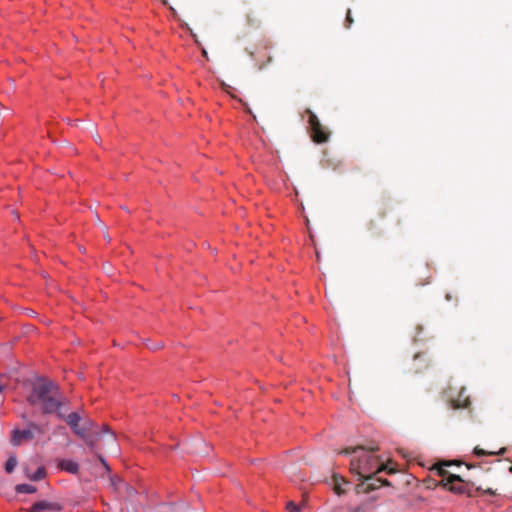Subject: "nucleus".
I'll return each instance as SVG.
<instances>
[{"label": "nucleus", "instance_id": "9", "mask_svg": "<svg viewBox=\"0 0 512 512\" xmlns=\"http://www.w3.org/2000/svg\"><path fill=\"white\" fill-rule=\"evenodd\" d=\"M463 482L464 480L459 475L449 474L447 482L444 483V487H447L450 491L455 493H463Z\"/></svg>", "mask_w": 512, "mask_h": 512}, {"label": "nucleus", "instance_id": "28", "mask_svg": "<svg viewBox=\"0 0 512 512\" xmlns=\"http://www.w3.org/2000/svg\"><path fill=\"white\" fill-rule=\"evenodd\" d=\"M4 385L0 383V392L3 390Z\"/></svg>", "mask_w": 512, "mask_h": 512}, {"label": "nucleus", "instance_id": "22", "mask_svg": "<svg viewBox=\"0 0 512 512\" xmlns=\"http://www.w3.org/2000/svg\"><path fill=\"white\" fill-rule=\"evenodd\" d=\"M83 426H89L90 427V434L93 433V429L95 427V424L92 421L85 422Z\"/></svg>", "mask_w": 512, "mask_h": 512}, {"label": "nucleus", "instance_id": "6", "mask_svg": "<svg viewBox=\"0 0 512 512\" xmlns=\"http://www.w3.org/2000/svg\"><path fill=\"white\" fill-rule=\"evenodd\" d=\"M446 393L449 398V405L452 409L469 408L471 402L469 396L466 394L465 387L460 388L456 398H454L450 393Z\"/></svg>", "mask_w": 512, "mask_h": 512}, {"label": "nucleus", "instance_id": "11", "mask_svg": "<svg viewBox=\"0 0 512 512\" xmlns=\"http://www.w3.org/2000/svg\"><path fill=\"white\" fill-rule=\"evenodd\" d=\"M333 480V490L336 494L342 495L345 493V490L342 488L343 485L348 484V482L340 475L334 474L332 477Z\"/></svg>", "mask_w": 512, "mask_h": 512}, {"label": "nucleus", "instance_id": "26", "mask_svg": "<svg viewBox=\"0 0 512 512\" xmlns=\"http://www.w3.org/2000/svg\"><path fill=\"white\" fill-rule=\"evenodd\" d=\"M99 458H100V461L104 464V466L108 469V466H107L105 460L102 457H99Z\"/></svg>", "mask_w": 512, "mask_h": 512}, {"label": "nucleus", "instance_id": "17", "mask_svg": "<svg viewBox=\"0 0 512 512\" xmlns=\"http://www.w3.org/2000/svg\"><path fill=\"white\" fill-rule=\"evenodd\" d=\"M246 21H247V24L251 27H256L259 25V19L254 15L253 12L248 13L246 15Z\"/></svg>", "mask_w": 512, "mask_h": 512}, {"label": "nucleus", "instance_id": "4", "mask_svg": "<svg viewBox=\"0 0 512 512\" xmlns=\"http://www.w3.org/2000/svg\"><path fill=\"white\" fill-rule=\"evenodd\" d=\"M44 434V430L35 423H29L27 429L14 430L12 434V444L19 445L22 440H32L36 435Z\"/></svg>", "mask_w": 512, "mask_h": 512}, {"label": "nucleus", "instance_id": "10", "mask_svg": "<svg viewBox=\"0 0 512 512\" xmlns=\"http://www.w3.org/2000/svg\"><path fill=\"white\" fill-rule=\"evenodd\" d=\"M58 467L71 474L79 472V464L73 460L62 459L58 462Z\"/></svg>", "mask_w": 512, "mask_h": 512}, {"label": "nucleus", "instance_id": "21", "mask_svg": "<svg viewBox=\"0 0 512 512\" xmlns=\"http://www.w3.org/2000/svg\"><path fill=\"white\" fill-rule=\"evenodd\" d=\"M477 489H478V490H482L484 493L489 494V495H493V496H494V495H496V494H497V493H496V490H493V489H491V488L482 489L481 487H478Z\"/></svg>", "mask_w": 512, "mask_h": 512}, {"label": "nucleus", "instance_id": "30", "mask_svg": "<svg viewBox=\"0 0 512 512\" xmlns=\"http://www.w3.org/2000/svg\"><path fill=\"white\" fill-rule=\"evenodd\" d=\"M509 470H510V472L512 473V466L510 467V469H509Z\"/></svg>", "mask_w": 512, "mask_h": 512}, {"label": "nucleus", "instance_id": "25", "mask_svg": "<svg viewBox=\"0 0 512 512\" xmlns=\"http://www.w3.org/2000/svg\"><path fill=\"white\" fill-rule=\"evenodd\" d=\"M109 438H110L111 442H112V443H114V441H115V436H114V434H113V433H110Z\"/></svg>", "mask_w": 512, "mask_h": 512}, {"label": "nucleus", "instance_id": "16", "mask_svg": "<svg viewBox=\"0 0 512 512\" xmlns=\"http://www.w3.org/2000/svg\"><path fill=\"white\" fill-rule=\"evenodd\" d=\"M17 465V458L15 456H10L5 464V470L7 473H12Z\"/></svg>", "mask_w": 512, "mask_h": 512}, {"label": "nucleus", "instance_id": "29", "mask_svg": "<svg viewBox=\"0 0 512 512\" xmlns=\"http://www.w3.org/2000/svg\"><path fill=\"white\" fill-rule=\"evenodd\" d=\"M104 429H105V431H107V432L109 431V427H107V426H105V428H104Z\"/></svg>", "mask_w": 512, "mask_h": 512}, {"label": "nucleus", "instance_id": "13", "mask_svg": "<svg viewBox=\"0 0 512 512\" xmlns=\"http://www.w3.org/2000/svg\"><path fill=\"white\" fill-rule=\"evenodd\" d=\"M473 452L478 457L487 455H503L506 452V448H500L498 451H488L479 447H475Z\"/></svg>", "mask_w": 512, "mask_h": 512}, {"label": "nucleus", "instance_id": "14", "mask_svg": "<svg viewBox=\"0 0 512 512\" xmlns=\"http://www.w3.org/2000/svg\"><path fill=\"white\" fill-rule=\"evenodd\" d=\"M80 437L91 449H94L96 447L97 440L93 437L92 434H90V431H84V435Z\"/></svg>", "mask_w": 512, "mask_h": 512}, {"label": "nucleus", "instance_id": "19", "mask_svg": "<svg viewBox=\"0 0 512 512\" xmlns=\"http://www.w3.org/2000/svg\"><path fill=\"white\" fill-rule=\"evenodd\" d=\"M352 24H353V18L351 15V10L348 9L347 13H346L345 26H346V28H350Z\"/></svg>", "mask_w": 512, "mask_h": 512}, {"label": "nucleus", "instance_id": "18", "mask_svg": "<svg viewBox=\"0 0 512 512\" xmlns=\"http://www.w3.org/2000/svg\"><path fill=\"white\" fill-rule=\"evenodd\" d=\"M46 471L44 467H39L36 472L30 476V479L33 481L41 480L45 477Z\"/></svg>", "mask_w": 512, "mask_h": 512}, {"label": "nucleus", "instance_id": "5", "mask_svg": "<svg viewBox=\"0 0 512 512\" xmlns=\"http://www.w3.org/2000/svg\"><path fill=\"white\" fill-rule=\"evenodd\" d=\"M361 483L357 484L356 490L358 493H370L378 489L380 486L389 485L390 483L386 479L375 477V473L368 474L363 479H360Z\"/></svg>", "mask_w": 512, "mask_h": 512}, {"label": "nucleus", "instance_id": "8", "mask_svg": "<svg viewBox=\"0 0 512 512\" xmlns=\"http://www.w3.org/2000/svg\"><path fill=\"white\" fill-rule=\"evenodd\" d=\"M61 510L62 506L59 503L49 501H38L30 508V512H58Z\"/></svg>", "mask_w": 512, "mask_h": 512}, {"label": "nucleus", "instance_id": "12", "mask_svg": "<svg viewBox=\"0 0 512 512\" xmlns=\"http://www.w3.org/2000/svg\"><path fill=\"white\" fill-rule=\"evenodd\" d=\"M450 464L445 462V463H441V464H436L433 466V470H435L437 472V474L439 476L442 477V481H441V484L444 486V483L447 482V477L449 476V474H451L447 469L446 467L449 466Z\"/></svg>", "mask_w": 512, "mask_h": 512}, {"label": "nucleus", "instance_id": "15", "mask_svg": "<svg viewBox=\"0 0 512 512\" xmlns=\"http://www.w3.org/2000/svg\"><path fill=\"white\" fill-rule=\"evenodd\" d=\"M16 491L18 493H34L36 492V487L30 484H19L16 486Z\"/></svg>", "mask_w": 512, "mask_h": 512}, {"label": "nucleus", "instance_id": "27", "mask_svg": "<svg viewBox=\"0 0 512 512\" xmlns=\"http://www.w3.org/2000/svg\"><path fill=\"white\" fill-rule=\"evenodd\" d=\"M351 512H361V509L360 508H356V509L352 510Z\"/></svg>", "mask_w": 512, "mask_h": 512}, {"label": "nucleus", "instance_id": "20", "mask_svg": "<svg viewBox=\"0 0 512 512\" xmlns=\"http://www.w3.org/2000/svg\"><path fill=\"white\" fill-rule=\"evenodd\" d=\"M286 508L288 512H299L300 510V507L297 506L294 502H289Z\"/></svg>", "mask_w": 512, "mask_h": 512}, {"label": "nucleus", "instance_id": "7", "mask_svg": "<svg viewBox=\"0 0 512 512\" xmlns=\"http://www.w3.org/2000/svg\"><path fill=\"white\" fill-rule=\"evenodd\" d=\"M67 424L71 427L73 432L78 436H83L84 431H90L89 426H79V422L81 420V416L77 412H72L68 415L64 414L63 418Z\"/></svg>", "mask_w": 512, "mask_h": 512}, {"label": "nucleus", "instance_id": "23", "mask_svg": "<svg viewBox=\"0 0 512 512\" xmlns=\"http://www.w3.org/2000/svg\"><path fill=\"white\" fill-rule=\"evenodd\" d=\"M162 346H163V344H162V343H159V344L154 345V346H152V347H150V348H151V349H153V350H157V349H160Z\"/></svg>", "mask_w": 512, "mask_h": 512}, {"label": "nucleus", "instance_id": "24", "mask_svg": "<svg viewBox=\"0 0 512 512\" xmlns=\"http://www.w3.org/2000/svg\"><path fill=\"white\" fill-rule=\"evenodd\" d=\"M422 359V355L420 354H417L415 357H414V361H418V360H421Z\"/></svg>", "mask_w": 512, "mask_h": 512}, {"label": "nucleus", "instance_id": "3", "mask_svg": "<svg viewBox=\"0 0 512 512\" xmlns=\"http://www.w3.org/2000/svg\"><path fill=\"white\" fill-rule=\"evenodd\" d=\"M308 115V122L311 128V136L314 142L324 143L327 142L330 136L329 131L320 123L318 117L310 110H306Z\"/></svg>", "mask_w": 512, "mask_h": 512}, {"label": "nucleus", "instance_id": "2", "mask_svg": "<svg viewBox=\"0 0 512 512\" xmlns=\"http://www.w3.org/2000/svg\"><path fill=\"white\" fill-rule=\"evenodd\" d=\"M27 400L33 405L40 403L45 414L56 413L59 418H64L62 407L66 404L65 399L60 394L58 386L51 381L37 383Z\"/></svg>", "mask_w": 512, "mask_h": 512}, {"label": "nucleus", "instance_id": "1", "mask_svg": "<svg viewBox=\"0 0 512 512\" xmlns=\"http://www.w3.org/2000/svg\"><path fill=\"white\" fill-rule=\"evenodd\" d=\"M376 445L372 446H354L342 449L339 454L349 455L356 454L359 451L363 453L360 456H354L350 462V472L363 479L368 474H371L375 469V473L380 471H387L389 474L394 473L396 470L393 468L388 469L384 464H379V461L374 458L371 453L378 451Z\"/></svg>", "mask_w": 512, "mask_h": 512}]
</instances>
